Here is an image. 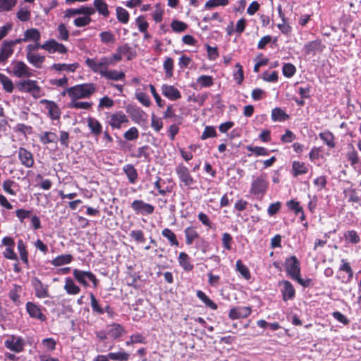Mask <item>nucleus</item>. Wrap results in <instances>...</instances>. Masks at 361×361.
Masks as SVG:
<instances>
[{
    "mask_svg": "<svg viewBox=\"0 0 361 361\" xmlns=\"http://www.w3.org/2000/svg\"><path fill=\"white\" fill-rule=\"evenodd\" d=\"M66 92L72 100H76L90 97L95 92V87L92 83H84L67 88Z\"/></svg>",
    "mask_w": 361,
    "mask_h": 361,
    "instance_id": "f257e3e1",
    "label": "nucleus"
},
{
    "mask_svg": "<svg viewBox=\"0 0 361 361\" xmlns=\"http://www.w3.org/2000/svg\"><path fill=\"white\" fill-rule=\"evenodd\" d=\"M269 188V182L266 174L254 178L250 189V193L257 198H262L267 193Z\"/></svg>",
    "mask_w": 361,
    "mask_h": 361,
    "instance_id": "f03ea898",
    "label": "nucleus"
},
{
    "mask_svg": "<svg viewBox=\"0 0 361 361\" xmlns=\"http://www.w3.org/2000/svg\"><path fill=\"white\" fill-rule=\"evenodd\" d=\"M85 63L94 73H99L104 77L108 71L107 66L112 64V60L106 56L101 58L99 61L94 59L87 58Z\"/></svg>",
    "mask_w": 361,
    "mask_h": 361,
    "instance_id": "7ed1b4c3",
    "label": "nucleus"
},
{
    "mask_svg": "<svg viewBox=\"0 0 361 361\" xmlns=\"http://www.w3.org/2000/svg\"><path fill=\"white\" fill-rule=\"evenodd\" d=\"M73 275L75 279L85 287L89 286L88 281L92 283L93 287L96 288L99 283V280L96 276L91 271H82L75 269L73 271Z\"/></svg>",
    "mask_w": 361,
    "mask_h": 361,
    "instance_id": "20e7f679",
    "label": "nucleus"
},
{
    "mask_svg": "<svg viewBox=\"0 0 361 361\" xmlns=\"http://www.w3.org/2000/svg\"><path fill=\"white\" fill-rule=\"evenodd\" d=\"M16 86L18 91L30 93L35 98L40 96L41 88L36 80H20L16 83Z\"/></svg>",
    "mask_w": 361,
    "mask_h": 361,
    "instance_id": "39448f33",
    "label": "nucleus"
},
{
    "mask_svg": "<svg viewBox=\"0 0 361 361\" xmlns=\"http://www.w3.org/2000/svg\"><path fill=\"white\" fill-rule=\"evenodd\" d=\"M106 123L112 129H121L123 124L128 123L129 120L127 116L122 111H118L106 115Z\"/></svg>",
    "mask_w": 361,
    "mask_h": 361,
    "instance_id": "423d86ee",
    "label": "nucleus"
},
{
    "mask_svg": "<svg viewBox=\"0 0 361 361\" xmlns=\"http://www.w3.org/2000/svg\"><path fill=\"white\" fill-rule=\"evenodd\" d=\"M25 344L26 342L23 338L15 335L10 336L4 341V346L15 353L22 352Z\"/></svg>",
    "mask_w": 361,
    "mask_h": 361,
    "instance_id": "0eeeda50",
    "label": "nucleus"
},
{
    "mask_svg": "<svg viewBox=\"0 0 361 361\" xmlns=\"http://www.w3.org/2000/svg\"><path fill=\"white\" fill-rule=\"evenodd\" d=\"M284 266L288 275L292 279L297 278L298 275H300V262L295 256H291L288 258H286Z\"/></svg>",
    "mask_w": 361,
    "mask_h": 361,
    "instance_id": "6e6552de",
    "label": "nucleus"
},
{
    "mask_svg": "<svg viewBox=\"0 0 361 361\" xmlns=\"http://www.w3.org/2000/svg\"><path fill=\"white\" fill-rule=\"evenodd\" d=\"M130 207L137 214L149 215L154 211L153 205L140 200H134Z\"/></svg>",
    "mask_w": 361,
    "mask_h": 361,
    "instance_id": "1a4fd4ad",
    "label": "nucleus"
},
{
    "mask_svg": "<svg viewBox=\"0 0 361 361\" xmlns=\"http://www.w3.org/2000/svg\"><path fill=\"white\" fill-rule=\"evenodd\" d=\"M25 307L27 314L31 318L38 319L41 322L47 320L46 315L42 312V310H45L44 307H42L32 302H27L25 305Z\"/></svg>",
    "mask_w": 361,
    "mask_h": 361,
    "instance_id": "9d476101",
    "label": "nucleus"
},
{
    "mask_svg": "<svg viewBox=\"0 0 361 361\" xmlns=\"http://www.w3.org/2000/svg\"><path fill=\"white\" fill-rule=\"evenodd\" d=\"M176 172L185 186H190L195 183V180L190 175L189 169L183 164H178L176 168Z\"/></svg>",
    "mask_w": 361,
    "mask_h": 361,
    "instance_id": "9b49d317",
    "label": "nucleus"
},
{
    "mask_svg": "<svg viewBox=\"0 0 361 361\" xmlns=\"http://www.w3.org/2000/svg\"><path fill=\"white\" fill-rule=\"evenodd\" d=\"M31 284L35 290L36 297L39 298H44L49 296L48 292V285H44L37 277H32Z\"/></svg>",
    "mask_w": 361,
    "mask_h": 361,
    "instance_id": "f8f14e48",
    "label": "nucleus"
},
{
    "mask_svg": "<svg viewBox=\"0 0 361 361\" xmlns=\"http://www.w3.org/2000/svg\"><path fill=\"white\" fill-rule=\"evenodd\" d=\"M12 72L15 76L18 78H29L32 75L30 72V68L23 61H18L13 62V66L12 68Z\"/></svg>",
    "mask_w": 361,
    "mask_h": 361,
    "instance_id": "ddd939ff",
    "label": "nucleus"
},
{
    "mask_svg": "<svg viewBox=\"0 0 361 361\" xmlns=\"http://www.w3.org/2000/svg\"><path fill=\"white\" fill-rule=\"evenodd\" d=\"M279 284L282 286L281 292L283 295V301L286 302L289 300H293L295 296V290L293 284L286 280L280 281Z\"/></svg>",
    "mask_w": 361,
    "mask_h": 361,
    "instance_id": "4468645a",
    "label": "nucleus"
},
{
    "mask_svg": "<svg viewBox=\"0 0 361 361\" xmlns=\"http://www.w3.org/2000/svg\"><path fill=\"white\" fill-rule=\"evenodd\" d=\"M40 103L44 104L48 111V115L52 120H58L61 116V110L58 105L53 101L42 99Z\"/></svg>",
    "mask_w": 361,
    "mask_h": 361,
    "instance_id": "2eb2a0df",
    "label": "nucleus"
},
{
    "mask_svg": "<svg viewBox=\"0 0 361 361\" xmlns=\"http://www.w3.org/2000/svg\"><path fill=\"white\" fill-rule=\"evenodd\" d=\"M126 109V112L131 116L132 120L135 123H139L140 122L145 121L144 116L146 114L139 106L135 105H128Z\"/></svg>",
    "mask_w": 361,
    "mask_h": 361,
    "instance_id": "dca6fc26",
    "label": "nucleus"
},
{
    "mask_svg": "<svg viewBox=\"0 0 361 361\" xmlns=\"http://www.w3.org/2000/svg\"><path fill=\"white\" fill-rule=\"evenodd\" d=\"M324 46L319 39L307 42L303 47V51L306 55H315L317 52L322 51Z\"/></svg>",
    "mask_w": 361,
    "mask_h": 361,
    "instance_id": "f3484780",
    "label": "nucleus"
},
{
    "mask_svg": "<svg viewBox=\"0 0 361 361\" xmlns=\"http://www.w3.org/2000/svg\"><path fill=\"white\" fill-rule=\"evenodd\" d=\"M163 95L171 101H176L181 97L180 92L173 85L164 84L161 86Z\"/></svg>",
    "mask_w": 361,
    "mask_h": 361,
    "instance_id": "a211bd4d",
    "label": "nucleus"
},
{
    "mask_svg": "<svg viewBox=\"0 0 361 361\" xmlns=\"http://www.w3.org/2000/svg\"><path fill=\"white\" fill-rule=\"evenodd\" d=\"M18 158L21 164L27 168H30L34 164L32 154L23 147L19 148Z\"/></svg>",
    "mask_w": 361,
    "mask_h": 361,
    "instance_id": "6ab92c4d",
    "label": "nucleus"
},
{
    "mask_svg": "<svg viewBox=\"0 0 361 361\" xmlns=\"http://www.w3.org/2000/svg\"><path fill=\"white\" fill-rule=\"evenodd\" d=\"M125 333L123 326L120 324L113 323L107 326V334L113 339H118Z\"/></svg>",
    "mask_w": 361,
    "mask_h": 361,
    "instance_id": "aec40b11",
    "label": "nucleus"
},
{
    "mask_svg": "<svg viewBox=\"0 0 361 361\" xmlns=\"http://www.w3.org/2000/svg\"><path fill=\"white\" fill-rule=\"evenodd\" d=\"M14 49L4 41L0 47V65L5 64L9 57L13 54Z\"/></svg>",
    "mask_w": 361,
    "mask_h": 361,
    "instance_id": "412c9836",
    "label": "nucleus"
},
{
    "mask_svg": "<svg viewBox=\"0 0 361 361\" xmlns=\"http://www.w3.org/2000/svg\"><path fill=\"white\" fill-rule=\"evenodd\" d=\"M308 166L304 163L299 161H293L290 173L295 178L306 174L308 172Z\"/></svg>",
    "mask_w": 361,
    "mask_h": 361,
    "instance_id": "4be33fe9",
    "label": "nucleus"
},
{
    "mask_svg": "<svg viewBox=\"0 0 361 361\" xmlns=\"http://www.w3.org/2000/svg\"><path fill=\"white\" fill-rule=\"evenodd\" d=\"M152 152L153 150L149 145H144L138 147L136 152L133 154L132 156L135 158L143 159V161H149Z\"/></svg>",
    "mask_w": 361,
    "mask_h": 361,
    "instance_id": "5701e85b",
    "label": "nucleus"
},
{
    "mask_svg": "<svg viewBox=\"0 0 361 361\" xmlns=\"http://www.w3.org/2000/svg\"><path fill=\"white\" fill-rule=\"evenodd\" d=\"M87 122V126L94 136H99L102 133V126L98 120L89 117Z\"/></svg>",
    "mask_w": 361,
    "mask_h": 361,
    "instance_id": "b1692460",
    "label": "nucleus"
},
{
    "mask_svg": "<svg viewBox=\"0 0 361 361\" xmlns=\"http://www.w3.org/2000/svg\"><path fill=\"white\" fill-rule=\"evenodd\" d=\"M17 248L20 255V259L25 264L26 268H30L28 252L26 249V245L23 240L19 239L18 240Z\"/></svg>",
    "mask_w": 361,
    "mask_h": 361,
    "instance_id": "393cba45",
    "label": "nucleus"
},
{
    "mask_svg": "<svg viewBox=\"0 0 361 361\" xmlns=\"http://www.w3.org/2000/svg\"><path fill=\"white\" fill-rule=\"evenodd\" d=\"M26 57L29 63L37 68H40L45 61V56L35 53H27Z\"/></svg>",
    "mask_w": 361,
    "mask_h": 361,
    "instance_id": "a878e982",
    "label": "nucleus"
},
{
    "mask_svg": "<svg viewBox=\"0 0 361 361\" xmlns=\"http://www.w3.org/2000/svg\"><path fill=\"white\" fill-rule=\"evenodd\" d=\"M123 170L128 177L130 183L134 184L137 180V171L132 164H126L123 166Z\"/></svg>",
    "mask_w": 361,
    "mask_h": 361,
    "instance_id": "bb28decb",
    "label": "nucleus"
},
{
    "mask_svg": "<svg viewBox=\"0 0 361 361\" xmlns=\"http://www.w3.org/2000/svg\"><path fill=\"white\" fill-rule=\"evenodd\" d=\"M39 139L43 145L56 143L57 142V135L53 132L44 131L39 135Z\"/></svg>",
    "mask_w": 361,
    "mask_h": 361,
    "instance_id": "cd10ccee",
    "label": "nucleus"
},
{
    "mask_svg": "<svg viewBox=\"0 0 361 361\" xmlns=\"http://www.w3.org/2000/svg\"><path fill=\"white\" fill-rule=\"evenodd\" d=\"M178 259L180 267L185 271H190L193 269L194 266L191 264L190 258L187 253L183 252H180Z\"/></svg>",
    "mask_w": 361,
    "mask_h": 361,
    "instance_id": "c85d7f7f",
    "label": "nucleus"
},
{
    "mask_svg": "<svg viewBox=\"0 0 361 361\" xmlns=\"http://www.w3.org/2000/svg\"><path fill=\"white\" fill-rule=\"evenodd\" d=\"M117 51L121 52L122 56H126L128 60H132L137 55L135 49L130 47L128 44L118 47Z\"/></svg>",
    "mask_w": 361,
    "mask_h": 361,
    "instance_id": "c756f323",
    "label": "nucleus"
},
{
    "mask_svg": "<svg viewBox=\"0 0 361 361\" xmlns=\"http://www.w3.org/2000/svg\"><path fill=\"white\" fill-rule=\"evenodd\" d=\"M41 35L39 31L36 28L27 29L24 32V41H34L37 42L40 40Z\"/></svg>",
    "mask_w": 361,
    "mask_h": 361,
    "instance_id": "7c9ffc66",
    "label": "nucleus"
},
{
    "mask_svg": "<svg viewBox=\"0 0 361 361\" xmlns=\"http://www.w3.org/2000/svg\"><path fill=\"white\" fill-rule=\"evenodd\" d=\"M319 137L323 142L330 148H334L336 146L335 137L334 134L329 131L322 132L319 134Z\"/></svg>",
    "mask_w": 361,
    "mask_h": 361,
    "instance_id": "2f4dec72",
    "label": "nucleus"
},
{
    "mask_svg": "<svg viewBox=\"0 0 361 361\" xmlns=\"http://www.w3.org/2000/svg\"><path fill=\"white\" fill-rule=\"evenodd\" d=\"M64 289L69 295H76L80 291V287L76 286L73 280L70 277L66 278L65 280Z\"/></svg>",
    "mask_w": 361,
    "mask_h": 361,
    "instance_id": "473e14b6",
    "label": "nucleus"
},
{
    "mask_svg": "<svg viewBox=\"0 0 361 361\" xmlns=\"http://www.w3.org/2000/svg\"><path fill=\"white\" fill-rule=\"evenodd\" d=\"M289 118V116L281 108L276 107L271 111L273 121H285Z\"/></svg>",
    "mask_w": 361,
    "mask_h": 361,
    "instance_id": "72a5a7b5",
    "label": "nucleus"
},
{
    "mask_svg": "<svg viewBox=\"0 0 361 361\" xmlns=\"http://www.w3.org/2000/svg\"><path fill=\"white\" fill-rule=\"evenodd\" d=\"M94 6L95 10L104 17H108L109 11L108 9V5L104 0H94Z\"/></svg>",
    "mask_w": 361,
    "mask_h": 361,
    "instance_id": "f704fd0d",
    "label": "nucleus"
},
{
    "mask_svg": "<svg viewBox=\"0 0 361 361\" xmlns=\"http://www.w3.org/2000/svg\"><path fill=\"white\" fill-rule=\"evenodd\" d=\"M73 256L70 254L61 255L57 256L56 258L51 261V264L54 267H59L61 265L67 264L71 262Z\"/></svg>",
    "mask_w": 361,
    "mask_h": 361,
    "instance_id": "c9c22d12",
    "label": "nucleus"
},
{
    "mask_svg": "<svg viewBox=\"0 0 361 361\" xmlns=\"http://www.w3.org/2000/svg\"><path fill=\"white\" fill-rule=\"evenodd\" d=\"M197 297L210 309L215 310L217 309V305L213 302L203 291L199 290L197 291Z\"/></svg>",
    "mask_w": 361,
    "mask_h": 361,
    "instance_id": "e433bc0d",
    "label": "nucleus"
},
{
    "mask_svg": "<svg viewBox=\"0 0 361 361\" xmlns=\"http://www.w3.org/2000/svg\"><path fill=\"white\" fill-rule=\"evenodd\" d=\"M185 235V243L188 245H192L194 240L199 237L198 233L193 227H188L184 231Z\"/></svg>",
    "mask_w": 361,
    "mask_h": 361,
    "instance_id": "4c0bfd02",
    "label": "nucleus"
},
{
    "mask_svg": "<svg viewBox=\"0 0 361 361\" xmlns=\"http://www.w3.org/2000/svg\"><path fill=\"white\" fill-rule=\"evenodd\" d=\"M162 235L166 238L171 246H178L179 243L176 234L169 228H164L161 232Z\"/></svg>",
    "mask_w": 361,
    "mask_h": 361,
    "instance_id": "58836bf2",
    "label": "nucleus"
},
{
    "mask_svg": "<svg viewBox=\"0 0 361 361\" xmlns=\"http://www.w3.org/2000/svg\"><path fill=\"white\" fill-rule=\"evenodd\" d=\"M0 82L3 85L4 90L8 93L13 92L14 85L12 80L3 73H0Z\"/></svg>",
    "mask_w": 361,
    "mask_h": 361,
    "instance_id": "ea45409f",
    "label": "nucleus"
},
{
    "mask_svg": "<svg viewBox=\"0 0 361 361\" xmlns=\"http://www.w3.org/2000/svg\"><path fill=\"white\" fill-rule=\"evenodd\" d=\"M126 75L122 71H118L116 70H110L107 71L106 73L104 78L112 80H124Z\"/></svg>",
    "mask_w": 361,
    "mask_h": 361,
    "instance_id": "a19ab883",
    "label": "nucleus"
},
{
    "mask_svg": "<svg viewBox=\"0 0 361 361\" xmlns=\"http://www.w3.org/2000/svg\"><path fill=\"white\" fill-rule=\"evenodd\" d=\"M344 238L348 243L357 244L360 242V238L355 230L347 231L344 234Z\"/></svg>",
    "mask_w": 361,
    "mask_h": 361,
    "instance_id": "79ce46f5",
    "label": "nucleus"
},
{
    "mask_svg": "<svg viewBox=\"0 0 361 361\" xmlns=\"http://www.w3.org/2000/svg\"><path fill=\"white\" fill-rule=\"evenodd\" d=\"M78 63L66 64V63H54L51 68L56 71H66L68 72H74L78 67Z\"/></svg>",
    "mask_w": 361,
    "mask_h": 361,
    "instance_id": "37998d69",
    "label": "nucleus"
},
{
    "mask_svg": "<svg viewBox=\"0 0 361 361\" xmlns=\"http://www.w3.org/2000/svg\"><path fill=\"white\" fill-rule=\"evenodd\" d=\"M246 149L254 153L255 156H268L270 152L269 149L264 147L247 145Z\"/></svg>",
    "mask_w": 361,
    "mask_h": 361,
    "instance_id": "c03bdc74",
    "label": "nucleus"
},
{
    "mask_svg": "<svg viewBox=\"0 0 361 361\" xmlns=\"http://www.w3.org/2000/svg\"><path fill=\"white\" fill-rule=\"evenodd\" d=\"M129 353L125 351H119L116 353H109L108 357L114 361H128L129 359Z\"/></svg>",
    "mask_w": 361,
    "mask_h": 361,
    "instance_id": "a18cd8bd",
    "label": "nucleus"
},
{
    "mask_svg": "<svg viewBox=\"0 0 361 361\" xmlns=\"http://www.w3.org/2000/svg\"><path fill=\"white\" fill-rule=\"evenodd\" d=\"M236 270L245 278L246 280H249L251 277L249 269L243 264L241 260H237L236 262Z\"/></svg>",
    "mask_w": 361,
    "mask_h": 361,
    "instance_id": "49530a36",
    "label": "nucleus"
},
{
    "mask_svg": "<svg viewBox=\"0 0 361 361\" xmlns=\"http://www.w3.org/2000/svg\"><path fill=\"white\" fill-rule=\"evenodd\" d=\"M90 304L92 309V311L99 314H103L104 310H102V305L99 302V301L95 298L94 295L92 293H90Z\"/></svg>",
    "mask_w": 361,
    "mask_h": 361,
    "instance_id": "de8ad7c7",
    "label": "nucleus"
},
{
    "mask_svg": "<svg viewBox=\"0 0 361 361\" xmlns=\"http://www.w3.org/2000/svg\"><path fill=\"white\" fill-rule=\"evenodd\" d=\"M123 137L127 141L136 140L139 137V130L136 127H131L123 133Z\"/></svg>",
    "mask_w": 361,
    "mask_h": 361,
    "instance_id": "09e8293b",
    "label": "nucleus"
},
{
    "mask_svg": "<svg viewBox=\"0 0 361 361\" xmlns=\"http://www.w3.org/2000/svg\"><path fill=\"white\" fill-rule=\"evenodd\" d=\"M117 19L122 23H127L129 20L128 12L122 7H117L116 9Z\"/></svg>",
    "mask_w": 361,
    "mask_h": 361,
    "instance_id": "8fccbe9b",
    "label": "nucleus"
},
{
    "mask_svg": "<svg viewBox=\"0 0 361 361\" xmlns=\"http://www.w3.org/2000/svg\"><path fill=\"white\" fill-rule=\"evenodd\" d=\"M213 78L209 75H202L197 79V83L200 84L201 87H209L214 84Z\"/></svg>",
    "mask_w": 361,
    "mask_h": 361,
    "instance_id": "3c124183",
    "label": "nucleus"
},
{
    "mask_svg": "<svg viewBox=\"0 0 361 361\" xmlns=\"http://www.w3.org/2000/svg\"><path fill=\"white\" fill-rule=\"evenodd\" d=\"M114 101L111 98L105 96L100 99L97 109L100 111L104 108L110 109L114 106Z\"/></svg>",
    "mask_w": 361,
    "mask_h": 361,
    "instance_id": "603ef678",
    "label": "nucleus"
},
{
    "mask_svg": "<svg viewBox=\"0 0 361 361\" xmlns=\"http://www.w3.org/2000/svg\"><path fill=\"white\" fill-rule=\"evenodd\" d=\"M99 37L101 42L104 44L114 43L116 41V38L114 35L111 32H102L99 33Z\"/></svg>",
    "mask_w": 361,
    "mask_h": 361,
    "instance_id": "864d4df0",
    "label": "nucleus"
},
{
    "mask_svg": "<svg viewBox=\"0 0 361 361\" xmlns=\"http://www.w3.org/2000/svg\"><path fill=\"white\" fill-rule=\"evenodd\" d=\"M17 0H0V11H9L16 6Z\"/></svg>",
    "mask_w": 361,
    "mask_h": 361,
    "instance_id": "5fc2aeb1",
    "label": "nucleus"
},
{
    "mask_svg": "<svg viewBox=\"0 0 361 361\" xmlns=\"http://www.w3.org/2000/svg\"><path fill=\"white\" fill-rule=\"evenodd\" d=\"M282 71L285 77L291 78L295 75L296 68L292 63H287L283 64Z\"/></svg>",
    "mask_w": 361,
    "mask_h": 361,
    "instance_id": "6e6d98bb",
    "label": "nucleus"
},
{
    "mask_svg": "<svg viewBox=\"0 0 361 361\" xmlns=\"http://www.w3.org/2000/svg\"><path fill=\"white\" fill-rule=\"evenodd\" d=\"M163 66L166 73V75L168 78H171L173 75V60L170 57H167L165 59Z\"/></svg>",
    "mask_w": 361,
    "mask_h": 361,
    "instance_id": "4d7b16f0",
    "label": "nucleus"
},
{
    "mask_svg": "<svg viewBox=\"0 0 361 361\" xmlns=\"http://www.w3.org/2000/svg\"><path fill=\"white\" fill-rule=\"evenodd\" d=\"M21 286L18 285H14L13 289H11L9 292V298L10 299L16 304H19L20 302V295L18 293L21 290Z\"/></svg>",
    "mask_w": 361,
    "mask_h": 361,
    "instance_id": "13d9d810",
    "label": "nucleus"
},
{
    "mask_svg": "<svg viewBox=\"0 0 361 361\" xmlns=\"http://www.w3.org/2000/svg\"><path fill=\"white\" fill-rule=\"evenodd\" d=\"M171 26L172 30L176 32H183L188 27V25L186 23H185L184 22H182V21H179L178 20H173L171 22Z\"/></svg>",
    "mask_w": 361,
    "mask_h": 361,
    "instance_id": "bf43d9fd",
    "label": "nucleus"
},
{
    "mask_svg": "<svg viewBox=\"0 0 361 361\" xmlns=\"http://www.w3.org/2000/svg\"><path fill=\"white\" fill-rule=\"evenodd\" d=\"M55 44H57L55 39L48 40L42 45V49L47 50L50 54L55 53L57 50V46Z\"/></svg>",
    "mask_w": 361,
    "mask_h": 361,
    "instance_id": "052dcab7",
    "label": "nucleus"
},
{
    "mask_svg": "<svg viewBox=\"0 0 361 361\" xmlns=\"http://www.w3.org/2000/svg\"><path fill=\"white\" fill-rule=\"evenodd\" d=\"M236 71L233 73V77L237 84L240 85L244 80V73L243 66L240 63L235 65Z\"/></svg>",
    "mask_w": 361,
    "mask_h": 361,
    "instance_id": "680f3d73",
    "label": "nucleus"
},
{
    "mask_svg": "<svg viewBox=\"0 0 361 361\" xmlns=\"http://www.w3.org/2000/svg\"><path fill=\"white\" fill-rule=\"evenodd\" d=\"M222 245L223 247L227 250H231L232 249L233 237L228 233H224L222 235Z\"/></svg>",
    "mask_w": 361,
    "mask_h": 361,
    "instance_id": "e2e57ef3",
    "label": "nucleus"
},
{
    "mask_svg": "<svg viewBox=\"0 0 361 361\" xmlns=\"http://www.w3.org/2000/svg\"><path fill=\"white\" fill-rule=\"evenodd\" d=\"M342 264L341 265L339 269L341 271H343L348 274V281H350L353 276V271L351 269V267L350 266L349 263L347 262L345 259L341 260Z\"/></svg>",
    "mask_w": 361,
    "mask_h": 361,
    "instance_id": "0e129e2a",
    "label": "nucleus"
},
{
    "mask_svg": "<svg viewBox=\"0 0 361 361\" xmlns=\"http://www.w3.org/2000/svg\"><path fill=\"white\" fill-rule=\"evenodd\" d=\"M286 205L288 207V209L294 211L295 214H298L300 212H303V209L300 205L299 202H297V201H295L294 200H290L288 201L287 203H286Z\"/></svg>",
    "mask_w": 361,
    "mask_h": 361,
    "instance_id": "69168bd1",
    "label": "nucleus"
},
{
    "mask_svg": "<svg viewBox=\"0 0 361 361\" xmlns=\"http://www.w3.org/2000/svg\"><path fill=\"white\" fill-rule=\"evenodd\" d=\"M216 136V132L213 126H206L204 132L201 135V139L204 140L209 137H214Z\"/></svg>",
    "mask_w": 361,
    "mask_h": 361,
    "instance_id": "338daca9",
    "label": "nucleus"
},
{
    "mask_svg": "<svg viewBox=\"0 0 361 361\" xmlns=\"http://www.w3.org/2000/svg\"><path fill=\"white\" fill-rule=\"evenodd\" d=\"M17 18L22 22H27L30 19V12L27 9L20 8L16 13Z\"/></svg>",
    "mask_w": 361,
    "mask_h": 361,
    "instance_id": "774afa93",
    "label": "nucleus"
}]
</instances>
